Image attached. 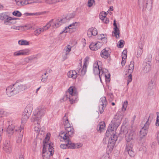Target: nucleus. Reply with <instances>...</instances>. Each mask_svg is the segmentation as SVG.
Masks as SVG:
<instances>
[{
    "label": "nucleus",
    "mask_w": 159,
    "mask_h": 159,
    "mask_svg": "<svg viewBox=\"0 0 159 159\" xmlns=\"http://www.w3.org/2000/svg\"><path fill=\"white\" fill-rule=\"evenodd\" d=\"M67 17L62 18H59L56 20L52 19L50 20L46 25L43 27L37 29L34 31V34L36 36H38L41 33L47 30L50 26L53 28H56L62 24L68 21Z\"/></svg>",
    "instance_id": "nucleus-1"
},
{
    "label": "nucleus",
    "mask_w": 159,
    "mask_h": 159,
    "mask_svg": "<svg viewBox=\"0 0 159 159\" xmlns=\"http://www.w3.org/2000/svg\"><path fill=\"white\" fill-rule=\"evenodd\" d=\"M46 112L45 108L39 107L34 111L31 118V121L34 124V129L36 131L39 132L41 129L40 123L41 117L43 116Z\"/></svg>",
    "instance_id": "nucleus-2"
},
{
    "label": "nucleus",
    "mask_w": 159,
    "mask_h": 159,
    "mask_svg": "<svg viewBox=\"0 0 159 159\" xmlns=\"http://www.w3.org/2000/svg\"><path fill=\"white\" fill-rule=\"evenodd\" d=\"M43 142V148L42 156L43 159H49L50 156L53 154V144L49 141L50 134L47 133Z\"/></svg>",
    "instance_id": "nucleus-3"
},
{
    "label": "nucleus",
    "mask_w": 159,
    "mask_h": 159,
    "mask_svg": "<svg viewBox=\"0 0 159 159\" xmlns=\"http://www.w3.org/2000/svg\"><path fill=\"white\" fill-rule=\"evenodd\" d=\"M27 89L28 87L26 84H15L7 87L6 93L8 96L11 97Z\"/></svg>",
    "instance_id": "nucleus-4"
},
{
    "label": "nucleus",
    "mask_w": 159,
    "mask_h": 159,
    "mask_svg": "<svg viewBox=\"0 0 159 159\" xmlns=\"http://www.w3.org/2000/svg\"><path fill=\"white\" fill-rule=\"evenodd\" d=\"M101 62L99 61H98L95 62L93 65V71L95 74H98L99 77L101 80V77H105L106 81H109V79L110 77V75L107 73V74L105 73V70L106 71V69H100L99 68V64H100Z\"/></svg>",
    "instance_id": "nucleus-5"
},
{
    "label": "nucleus",
    "mask_w": 159,
    "mask_h": 159,
    "mask_svg": "<svg viewBox=\"0 0 159 159\" xmlns=\"http://www.w3.org/2000/svg\"><path fill=\"white\" fill-rule=\"evenodd\" d=\"M77 94L76 89L74 87H70L68 90L67 94L63 97L62 100L66 101L68 97L70 103H73L76 101Z\"/></svg>",
    "instance_id": "nucleus-6"
},
{
    "label": "nucleus",
    "mask_w": 159,
    "mask_h": 159,
    "mask_svg": "<svg viewBox=\"0 0 159 159\" xmlns=\"http://www.w3.org/2000/svg\"><path fill=\"white\" fill-rule=\"evenodd\" d=\"M19 19L9 16L6 13H0V20H3V23L5 25H11L16 23V20Z\"/></svg>",
    "instance_id": "nucleus-7"
},
{
    "label": "nucleus",
    "mask_w": 159,
    "mask_h": 159,
    "mask_svg": "<svg viewBox=\"0 0 159 159\" xmlns=\"http://www.w3.org/2000/svg\"><path fill=\"white\" fill-rule=\"evenodd\" d=\"M121 121V119L117 118V116H116L111 121V124L108 127L106 132V135L108 136V134L110 132H115V131L116 130L117 127L120 124Z\"/></svg>",
    "instance_id": "nucleus-8"
},
{
    "label": "nucleus",
    "mask_w": 159,
    "mask_h": 159,
    "mask_svg": "<svg viewBox=\"0 0 159 159\" xmlns=\"http://www.w3.org/2000/svg\"><path fill=\"white\" fill-rule=\"evenodd\" d=\"M152 0H138L139 5L143 11H150L152 7Z\"/></svg>",
    "instance_id": "nucleus-9"
},
{
    "label": "nucleus",
    "mask_w": 159,
    "mask_h": 159,
    "mask_svg": "<svg viewBox=\"0 0 159 159\" xmlns=\"http://www.w3.org/2000/svg\"><path fill=\"white\" fill-rule=\"evenodd\" d=\"M65 131L60 134V136L64 140H69L70 137L73 136L74 134V130L73 127L70 126L65 128Z\"/></svg>",
    "instance_id": "nucleus-10"
},
{
    "label": "nucleus",
    "mask_w": 159,
    "mask_h": 159,
    "mask_svg": "<svg viewBox=\"0 0 159 159\" xmlns=\"http://www.w3.org/2000/svg\"><path fill=\"white\" fill-rule=\"evenodd\" d=\"M79 23L77 22H74L65 28L63 32L64 33H72L74 32L79 26Z\"/></svg>",
    "instance_id": "nucleus-11"
},
{
    "label": "nucleus",
    "mask_w": 159,
    "mask_h": 159,
    "mask_svg": "<svg viewBox=\"0 0 159 159\" xmlns=\"http://www.w3.org/2000/svg\"><path fill=\"white\" fill-rule=\"evenodd\" d=\"M12 25L10 27L11 29L13 30H20L24 29L25 28L27 27V29L29 30L31 29H34L33 26V25H16L14 24Z\"/></svg>",
    "instance_id": "nucleus-12"
},
{
    "label": "nucleus",
    "mask_w": 159,
    "mask_h": 159,
    "mask_svg": "<svg viewBox=\"0 0 159 159\" xmlns=\"http://www.w3.org/2000/svg\"><path fill=\"white\" fill-rule=\"evenodd\" d=\"M30 52V50L28 49H26L14 52L13 53V55L15 57L26 55H28Z\"/></svg>",
    "instance_id": "nucleus-13"
},
{
    "label": "nucleus",
    "mask_w": 159,
    "mask_h": 159,
    "mask_svg": "<svg viewBox=\"0 0 159 159\" xmlns=\"http://www.w3.org/2000/svg\"><path fill=\"white\" fill-rule=\"evenodd\" d=\"M102 45V43L100 42H93L90 44L89 48L92 50L96 51L100 48Z\"/></svg>",
    "instance_id": "nucleus-14"
},
{
    "label": "nucleus",
    "mask_w": 159,
    "mask_h": 159,
    "mask_svg": "<svg viewBox=\"0 0 159 159\" xmlns=\"http://www.w3.org/2000/svg\"><path fill=\"white\" fill-rule=\"evenodd\" d=\"M23 126L21 125L20 127L18 126V128L16 127L15 129L16 131H20V133L17 138L16 142L18 143H20L22 141L23 133V132H21V131L23 130Z\"/></svg>",
    "instance_id": "nucleus-15"
},
{
    "label": "nucleus",
    "mask_w": 159,
    "mask_h": 159,
    "mask_svg": "<svg viewBox=\"0 0 159 159\" xmlns=\"http://www.w3.org/2000/svg\"><path fill=\"white\" fill-rule=\"evenodd\" d=\"M113 25L114 31L112 32V35L115 36L116 39L119 38L120 37V30L117 27L115 20H114Z\"/></svg>",
    "instance_id": "nucleus-16"
},
{
    "label": "nucleus",
    "mask_w": 159,
    "mask_h": 159,
    "mask_svg": "<svg viewBox=\"0 0 159 159\" xmlns=\"http://www.w3.org/2000/svg\"><path fill=\"white\" fill-rule=\"evenodd\" d=\"M8 125L7 130V132L9 134H12L14 132V129L15 128H16V127L18 128V127H16V125L13 123L12 121H8Z\"/></svg>",
    "instance_id": "nucleus-17"
},
{
    "label": "nucleus",
    "mask_w": 159,
    "mask_h": 159,
    "mask_svg": "<svg viewBox=\"0 0 159 159\" xmlns=\"http://www.w3.org/2000/svg\"><path fill=\"white\" fill-rule=\"evenodd\" d=\"M36 137V139L35 142V145H36L38 143L40 142V140L42 139L44 136L45 134V131L43 130H40L39 131Z\"/></svg>",
    "instance_id": "nucleus-18"
},
{
    "label": "nucleus",
    "mask_w": 159,
    "mask_h": 159,
    "mask_svg": "<svg viewBox=\"0 0 159 159\" xmlns=\"http://www.w3.org/2000/svg\"><path fill=\"white\" fill-rule=\"evenodd\" d=\"M143 72L146 73L148 72L150 70L151 65L149 61L148 62H144L143 63Z\"/></svg>",
    "instance_id": "nucleus-19"
},
{
    "label": "nucleus",
    "mask_w": 159,
    "mask_h": 159,
    "mask_svg": "<svg viewBox=\"0 0 159 159\" xmlns=\"http://www.w3.org/2000/svg\"><path fill=\"white\" fill-rule=\"evenodd\" d=\"M110 51L108 48H105L101 51V56L102 58H106L110 56Z\"/></svg>",
    "instance_id": "nucleus-20"
},
{
    "label": "nucleus",
    "mask_w": 159,
    "mask_h": 159,
    "mask_svg": "<svg viewBox=\"0 0 159 159\" xmlns=\"http://www.w3.org/2000/svg\"><path fill=\"white\" fill-rule=\"evenodd\" d=\"M134 134V131L130 130L128 131L125 136L126 140L127 142H131V141L133 139V136Z\"/></svg>",
    "instance_id": "nucleus-21"
},
{
    "label": "nucleus",
    "mask_w": 159,
    "mask_h": 159,
    "mask_svg": "<svg viewBox=\"0 0 159 159\" xmlns=\"http://www.w3.org/2000/svg\"><path fill=\"white\" fill-rule=\"evenodd\" d=\"M98 34V31L95 28H92L89 29L87 32L88 36L91 37L92 35L95 36Z\"/></svg>",
    "instance_id": "nucleus-22"
},
{
    "label": "nucleus",
    "mask_w": 159,
    "mask_h": 159,
    "mask_svg": "<svg viewBox=\"0 0 159 159\" xmlns=\"http://www.w3.org/2000/svg\"><path fill=\"white\" fill-rule=\"evenodd\" d=\"M3 149L6 152L11 153L12 151V148L9 142H6L4 143Z\"/></svg>",
    "instance_id": "nucleus-23"
},
{
    "label": "nucleus",
    "mask_w": 159,
    "mask_h": 159,
    "mask_svg": "<svg viewBox=\"0 0 159 159\" xmlns=\"http://www.w3.org/2000/svg\"><path fill=\"white\" fill-rule=\"evenodd\" d=\"M67 76L69 78L75 79L77 77V74L75 70H70L67 73Z\"/></svg>",
    "instance_id": "nucleus-24"
},
{
    "label": "nucleus",
    "mask_w": 159,
    "mask_h": 159,
    "mask_svg": "<svg viewBox=\"0 0 159 159\" xmlns=\"http://www.w3.org/2000/svg\"><path fill=\"white\" fill-rule=\"evenodd\" d=\"M115 132H110V133L108 134L109 136V134L111 135L110 138L109 140V142H112L115 143L116 141L117 140V136L116 135Z\"/></svg>",
    "instance_id": "nucleus-25"
},
{
    "label": "nucleus",
    "mask_w": 159,
    "mask_h": 159,
    "mask_svg": "<svg viewBox=\"0 0 159 159\" xmlns=\"http://www.w3.org/2000/svg\"><path fill=\"white\" fill-rule=\"evenodd\" d=\"M127 57V51L125 50L122 52V61L121 62V64L123 66L125 65L126 63Z\"/></svg>",
    "instance_id": "nucleus-26"
},
{
    "label": "nucleus",
    "mask_w": 159,
    "mask_h": 159,
    "mask_svg": "<svg viewBox=\"0 0 159 159\" xmlns=\"http://www.w3.org/2000/svg\"><path fill=\"white\" fill-rule=\"evenodd\" d=\"M30 115L26 113V112H24L22 116L21 123L25 124L27 121Z\"/></svg>",
    "instance_id": "nucleus-27"
},
{
    "label": "nucleus",
    "mask_w": 159,
    "mask_h": 159,
    "mask_svg": "<svg viewBox=\"0 0 159 159\" xmlns=\"http://www.w3.org/2000/svg\"><path fill=\"white\" fill-rule=\"evenodd\" d=\"M63 120L65 128L70 126L68 120V114H66L63 117Z\"/></svg>",
    "instance_id": "nucleus-28"
},
{
    "label": "nucleus",
    "mask_w": 159,
    "mask_h": 159,
    "mask_svg": "<svg viewBox=\"0 0 159 159\" xmlns=\"http://www.w3.org/2000/svg\"><path fill=\"white\" fill-rule=\"evenodd\" d=\"M105 128V124L104 122H101L99 123L97 126L98 131L101 132L104 130Z\"/></svg>",
    "instance_id": "nucleus-29"
},
{
    "label": "nucleus",
    "mask_w": 159,
    "mask_h": 159,
    "mask_svg": "<svg viewBox=\"0 0 159 159\" xmlns=\"http://www.w3.org/2000/svg\"><path fill=\"white\" fill-rule=\"evenodd\" d=\"M33 108V106L32 104H28L26 107L24 112L30 114Z\"/></svg>",
    "instance_id": "nucleus-30"
},
{
    "label": "nucleus",
    "mask_w": 159,
    "mask_h": 159,
    "mask_svg": "<svg viewBox=\"0 0 159 159\" xmlns=\"http://www.w3.org/2000/svg\"><path fill=\"white\" fill-rule=\"evenodd\" d=\"M155 85V81L154 79H151L149 82L148 89L151 90L153 89Z\"/></svg>",
    "instance_id": "nucleus-31"
},
{
    "label": "nucleus",
    "mask_w": 159,
    "mask_h": 159,
    "mask_svg": "<svg viewBox=\"0 0 159 159\" xmlns=\"http://www.w3.org/2000/svg\"><path fill=\"white\" fill-rule=\"evenodd\" d=\"M72 46L70 45H67L64 48V51L65 53V54L66 55L69 54L70 52L71 51Z\"/></svg>",
    "instance_id": "nucleus-32"
},
{
    "label": "nucleus",
    "mask_w": 159,
    "mask_h": 159,
    "mask_svg": "<svg viewBox=\"0 0 159 159\" xmlns=\"http://www.w3.org/2000/svg\"><path fill=\"white\" fill-rule=\"evenodd\" d=\"M19 45L21 46H27L29 45V42L27 40L21 39L18 41Z\"/></svg>",
    "instance_id": "nucleus-33"
},
{
    "label": "nucleus",
    "mask_w": 159,
    "mask_h": 159,
    "mask_svg": "<svg viewBox=\"0 0 159 159\" xmlns=\"http://www.w3.org/2000/svg\"><path fill=\"white\" fill-rule=\"evenodd\" d=\"M115 144V143L112 142H109V141L107 147V151H109L110 152H111L113 149Z\"/></svg>",
    "instance_id": "nucleus-34"
},
{
    "label": "nucleus",
    "mask_w": 159,
    "mask_h": 159,
    "mask_svg": "<svg viewBox=\"0 0 159 159\" xmlns=\"http://www.w3.org/2000/svg\"><path fill=\"white\" fill-rule=\"evenodd\" d=\"M125 152H127L130 157H134L135 155L133 148L130 149H125Z\"/></svg>",
    "instance_id": "nucleus-35"
},
{
    "label": "nucleus",
    "mask_w": 159,
    "mask_h": 159,
    "mask_svg": "<svg viewBox=\"0 0 159 159\" xmlns=\"http://www.w3.org/2000/svg\"><path fill=\"white\" fill-rule=\"evenodd\" d=\"M65 140L67 142L68 148H75V144L72 143L70 141L69 139V140H68L67 139H65Z\"/></svg>",
    "instance_id": "nucleus-36"
},
{
    "label": "nucleus",
    "mask_w": 159,
    "mask_h": 159,
    "mask_svg": "<svg viewBox=\"0 0 159 159\" xmlns=\"http://www.w3.org/2000/svg\"><path fill=\"white\" fill-rule=\"evenodd\" d=\"M134 67V62L133 61H131L130 64L129 66L128 67V73H131L132 72Z\"/></svg>",
    "instance_id": "nucleus-37"
},
{
    "label": "nucleus",
    "mask_w": 159,
    "mask_h": 159,
    "mask_svg": "<svg viewBox=\"0 0 159 159\" xmlns=\"http://www.w3.org/2000/svg\"><path fill=\"white\" fill-rule=\"evenodd\" d=\"M143 46L139 45V48L137 50L136 56L137 57L141 56L143 52Z\"/></svg>",
    "instance_id": "nucleus-38"
},
{
    "label": "nucleus",
    "mask_w": 159,
    "mask_h": 159,
    "mask_svg": "<svg viewBox=\"0 0 159 159\" xmlns=\"http://www.w3.org/2000/svg\"><path fill=\"white\" fill-rule=\"evenodd\" d=\"M147 132L148 129L142 128L140 131V135L141 136V137L143 138L146 136L147 134Z\"/></svg>",
    "instance_id": "nucleus-39"
},
{
    "label": "nucleus",
    "mask_w": 159,
    "mask_h": 159,
    "mask_svg": "<svg viewBox=\"0 0 159 159\" xmlns=\"http://www.w3.org/2000/svg\"><path fill=\"white\" fill-rule=\"evenodd\" d=\"M86 67L83 66V68L82 69H80L79 71V75H84L86 71Z\"/></svg>",
    "instance_id": "nucleus-40"
},
{
    "label": "nucleus",
    "mask_w": 159,
    "mask_h": 159,
    "mask_svg": "<svg viewBox=\"0 0 159 159\" xmlns=\"http://www.w3.org/2000/svg\"><path fill=\"white\" fill-rule=\"evenodd\" d=\"M28 5L33 3H41L42 1L40 0H28Z\"/></svg>",
    "instance_id": "nucleus-41"
},
{
    "label": "nucleus",
    "mask_w": 159,
    "mask_h": 159,
    "mask_svg": "<svg viewBox=\"0 0 159 159\" xmlns=\"http://www.w3.org/2000/svg\"><path fill=\"white\" fill-rule=\"evenodd\" d=\"M45 2L49 4H55L60 2V0H45Z\"/></svg>",
    "instance_id": "nucleus-42"
},
{
    "label": "nucleus",
    "mask_w": 159,
    "mask_h": 159,
    "mask_svg": "<svg viewBox=\"0 0 159 159\" xmlns=\"http://www.w3.org/2000/svg\"><path fill=\"white\" fill-rule=\"evenodd\" d=\"M53 86L52 85L49 86L48 88L47 93L48 95H50L53 92Z\"/></svg>",
    "instance_id": "nucleus-43"
},
{
    "label": "nucleus",
    "mask_w": 159,
    "mask_h": 159,
    "mask_svg": "<svg viewBox=\"0 0 159 159\" xmlns=\"http://www.w3.org/2000/svg\"><path fill=\"white\" fill-rule=\"evenodd\" d=\"M101 101L100 103H101V105H106L107 103V101L106 100V98L105 97H103L101 98Z\"/></svg>",
    "instance_id": "nucleus-44"
},
{
    "label": "nucleus",
    "mask_w": 159,
    "mask_h": 159,
    "mask_svg": "<svg viewBox=\"0 0 159 159\" xmlns=\"http://www.w3.org/2000/svg\"><path fill=\"white\" fill-rule=\"evenodd\" d=\"M48 78V75L44 73L42 76L41 80L42 82H45L47 80Z\"/></svg>",
    "instance_id": "nucleus-45"
},
{
    "label": "nucleus",
    "mask_w": 159,
    "mask_h": 159,
    "mask_svg": "<svg viewBox=\"0 0 159 159\" xmlns=\"http://www.w3.org/2000/svg\"><path fill=\"white\" fill-rule=\"evenodd\" d=\"M94 0H88V6L90 7L95 5Z\"/></svg>",
    "instance_id": "nucleus-46"
},
{
    "label": "nucleus",
    "mask_w": 159,
    "mask_h": 159,
    "mask_svg": "<svg viewBox=\"0 0 159 159\" xmlns=\"http://www.w3.org/2000/svg\"><path fill=\"white\" fill-rule=\"evenodd\" d=\"M128 103V102L127 101H125L123 105H122V111H126V108L127 107Z\"/></svg>",
    "instance_id": "nucleus-47"
},
{
    "label": "nucleus",
    "mask_w": 159,
    "mask_h": 159,
    "mask_svg": "<svg viewBox=\"0 0 159 159\" xmlns=\"http://www.w3.org/2000/svg\"><path fill=\"white\" fill-rule=\"evenodd\" d=\"M12 15L20 17L22 14L20 12L18 11H15L12 12Z\"/></svg>",
    "instance_id": "nucleus-48"
},
{
    "label": "nucleus",
    "mask_w": 159,
    "mask_h": 159,
    "mask_svg": "<svg viewBox=\"0 0 159 159\" xmlns=\"http://www.w3.org/2000/svg\"><path fill=\"white\" fill-rule=\"evenodd\" d=\"M124 41L122 40H120L118 43L117 47L119 48L123 47L124 45Z\"/></svg>",
    "instance_id": "nucleus-49"
},
{
    "label": "nucleus",
    "mask_w": 159,
    "mask_h": 159,
    "mask_svg": "<svg viewBox=\"0 0 159 159\" xmlns=\"http://www.w3.org/2000/svg\"><path fill=\"white\" fill-rule=\"evenodd\" d=\"M133 148V144L132 142H128L125 149H130Z\"/></svg>",
    "instance_id": "nucleus-50"
},
{
    "label": "nucleus",
    "mask_w": 159,
    "mask_h": 159,
    "mask_svg": "<svg viewBox=\"0 0 159 159\" xmlns=\"http://www.w3.org/2000/svg\"><path fill=\"white\" fill-rule=\"evenodd\" d=\"M89 60V58L88 57H86L84 59V62L83 66L85 67H87V65L88 63V61Z\"/></svg>",
    "instance_id": "nucleus-51"
},
{
    "label": "nucleus",
    "mask_w": 159,
    "mask_h": 159,
    "mask_svg": "<svg viewBox=\"0 0 159 159\" xmlns=\"http://www.w3.org/2000/svg\"><path fill=\"white\" fill-rule=\"evenodd\" d=\"M150 125V123L149 122V118L148 119L147 121L146 122V123L145 124L144 126L142 128L148 129L149 126Z\"/></svg>",
    "instance_id": "nucleus-52"
},
{
    "label": "nucleus",
    "mask_w": 159,
    "mask_h": 159,
    "mask_svg": "<svg viewBox=\"0 0 159 159\" xmlns=\"http://www.w3.org/2000/svg\"><path fill=\"white\" fill-rule=\"evenodd\" d=\"M101 159H111L109 154L106 153L102 156Z\"/></svg>",
    "instance_id": "nucleus-53"
},
{
    "label": "nucleus",
    "mask_w": 159,
    "mask_h": 159,
    "mask_svg": "<svg viewBox=\"0 0 159 159\" xmlns=\"http://www.w3.org/2000/svg\"><path fill=\"white\" fill-rule=\"evenodd\" d=\"M106 36L105 34H100L98 35L97 37L98 39L101 40Z\"/></svg>",
    "instance_id": "nucleus-54"
},
{
    "label": "nucleus",
    "mask_w": 159,
    "mask_h": 159,
    "mask_svg": "<svg viewBox=\"0 0 159 159\" xmlns=\"http://www.w3.org/2000/svg\"><path fill=\"white\" fill-rule=\"evenodd\" d=\"M157 120H156V126H159V113L157 112Z\"/></svg>",
    "instance_id": "nucleus-55"
},
{
    "label": "nucleus",
    "mask_w": 159,
    "mask_h": 159,
    "mask_svg": "<svg viewBox=\"0 0 159 159\" xmlns=\"http://www.w3.org/2000/svg\"><path fill=\"white\" fill-rule=\"evenodd\" d=\"M104 106L105 105H101L99 107V110L100 113L101 114L104 111Z\"/></svg>",
    "instance_id": "nucleus-56"
},
{
    "label": "nucleus",
    "mask_w": 159,
    "mask_h": 159,
    "mask_svg": "<svg viewBox=\"0 0 159 159\" xmlns=\"http://www.w3.org/2000/svg\"><path fill=\"white\" fill-rule=\"evenodd\" d=\"M101 19L102 20L104 23H105L107 24L109 22V20L106 17H104L103 18Z\"/></svg>",
    "instance_id": "nucleus-57"
},
{
    "label": "nucleus",
    "mask_w": 159,
    "mask_h": 159,
    "mask_svg": "<svg viewBox=\"0 0 159 159\" xmlns=\"http://www.w3.org/2000/svg\"><path fill=\"white\" fill-rule=\"evenodd\" d=\"M132 80V75L131 74V73L129 75L128 77V79L127 80L128 83H127V85L130 82H131Z\"/></svg>",
    "instance_id": "nucleus-58"
},
{
    "label": "nucleus",
    "mask_w": 159,
    "mask_h": 159,
    "mask_svg": "<svg viewBox=\"0 0 159 159\" xmlns=\"http://www.w3.org/2000/svg\"><path fill=\"white\" fill-rule=\"evenodd\" d=\"M68 144L67 143L66 144H61L60 145V147L61 148L65 149L66 148H68Z\"/></svg>",
    "instance_id": "nucleus-59"
},
{
    "label": "nucleus",
    "mask_w": 159,
    "mask_h": 159,
    "mask_svg": "<svg viewBox=\"0 0 159 159\" xmlns=\"http://www.w3.org/2000/svg\"><path fill=\"white\" fill-rule=\"evenodd\" d=\"M22 0V6H25L28 4V0Z\"/></svg>",
    "instance_id": "nucleus-60"
},
{
    "label": "nucleus",
    "mask_w": 159,
    "mask_h": 159,
    "mask_svg": "<svg viewBox=\"0 0 159 159\" xmlns=\"http://www.w3.org/2000/svg\"><path fill=\"white\" fill-rule=\"evenodd\" d=\"M83 146V144L80 143L75 144V148H79Z\"/></svg>",
    "instance_id": "nucleus-61"
},
{
    "label": "nucleus",
    "mask_w": 159,
    "mask_h": 159,
    "mask_svg": "<svg viewBox=\"0 0 159 159\" xmlns=\"http://www.w3.org/2000/svg\"><path fill=\"white\" fill-rule=\"evenodd\" d=\"M15 2L16 5L18 6H22V0H15Z\"/></svg>",
    "instance_id": "nucleus-62"
},
{
    "label": "nucleus",
    "mask_w": 159,
    "mask_h": 159,
    "mask_svg": "<svg viewBox=\"0 0 159 159\" xmlns=\"http://www.w3.org/2000/svg\"><path fill=\"white\" fill-rule=\"evenodd\" d=\"M106 17L105 13L104 11L102 12L100 15V19L103 18L104 17Z\"/></svg>",
    "instance_id": "nucleus-63"
},
{
    "label": "nucleus",
    "mask_w": 159,
    "mask_h": 159,
    "mask_svg": "<svg viewBox=\"0 0 159 159\" xmlns=\"http://www.w3.org/2000/svg\"><path fill=\"white\" fill-rule=\"evenodd\" d=\"M101 40L102 41L103 43L105 44L106 43L107 40V36H106L105 37H104Z\"/></svg>",
    "instance_id": "nucleus-64"
}]
</instances>
